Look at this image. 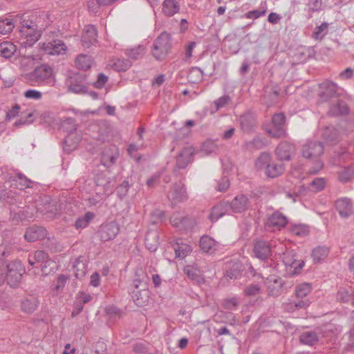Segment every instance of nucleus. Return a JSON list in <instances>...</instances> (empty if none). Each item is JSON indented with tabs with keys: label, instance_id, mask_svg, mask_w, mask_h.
I'll return each instance as SVG.
<instances>
[{
	"label": "nucleus",
	"instance_id": "obj_20",
	"mask_svg": "<svg viewBox=\"0 0 354 354\" xmlns=\"http://www.w3.org/2000/svg\"><path fill=\"white\" fill-rule=\"evenodd\" d=\"M335 207L342 217L346 218L351 215L353 205L351 200L347 198H339L336 201Z\"/></svg>",
	"mask_w": 354,
	"mask_h": 354
},
{
	"label": "nucleus",
	"instance_id": "obj_14",
	"mask_svg": "<svg viewBox=\"0 0 354 354\" xmlns=\"http://www.w3.org/2000/svg\"><path fill=\"white\" fill-rule=\"evenodd\" d=\"M118 156V149L115 146H109L103 149L102 151L101 162L104 167L113 165Z\"/></svg>",
	"mask_w": 354,
	"mask_h": 354
},
{
	"label": "nucleus",
	"instance_id": "obj_32",
	"mask_svg": "<svg viewBox=\"0 0 354 354\" xmlns=\"http://www.w3.org/2000/svg\"><path fill=\"white\" fill-rule=\"evenodd\" d=\"M239 122L242 130L245 132L250 131L255 125L254 118L251 113L242 115L239 118Z\"/></svg>",
	"mask_w": 354,
	"mask_h": 354
},
{
	"label": "nucleus",
	"instance_id": "obj_17",
	"mask_svg": "<svg viewBox=\"0 0 354 354\" xmlns=\"http://www.w3.org/2000/svg\"><path fill=\"white\" fill-rule=\"evenodd\" d=\"M145 131V129L144 127H140L138 129L137 135H138V140L136 142L131 143L129 145L127 152L131 158H135L137 162H139L140 160V156H136L135 153L144 147V140H143V134Z\"/></svg>",
	"mask_w": 354,
	"mask_h": 354
},
{
	"label": "nucleus",
	"instance_id": "obj_46",
	"mask_svg": "<svg viewBox=\"0 0 354 354\" xmlns=\"http://www.w3.org/2000/svg\"><path fill=\"white\" fill-rule=\"evenodd\" d=\"M145 53V48L142 45H139L134 48L127 50V55L133 59H137L142 57Z\"/></svg>",
	"mask_w": 354,
	"mask_h": 354
},
{
	"label": "nucleus",
	"instance_id": "obj_28",
	"mask_svg": "<svg viewBox=\"0 0 354 354\" xmlns=\"http://www.w3.org/2000/svg\"><path fill=\"white\" fill-rule=\"evenodd\" d=\"M200 247L205 252H214L217 248V243L208 236H203L200 240Z\"/></svg>",
	"mask_w": 354,
	"mask_h": 354
},
{
	"label": "nucleus",
	"instance_id": "obj_21",
	"mask_svg": "<svg viewBox=\"0 0 354 354\" xmlns=\"http://www.w3.org/2000/svg\"><path fill=\"white\" fill-rule=\"evenodd\" d=\"M187 197L186 189L181 183H176L168 193L169 199L174 201H183Z\"/></svg>",
	"mask_w": 354,
	"mask_h": 354
},
{
	"label": "nucleus",
	"instance_id": "obj_50",
	"mask_svg": "<svg viewBox=\"0 0 354 354\" xmlns=\"http://www.w3.org/2000/svg\"><path fill=\"white\" fill-rule=\"evenodd\" d=\"M73 269L75 271V275L77 278H80L86 272V267L85 264L83 263L82 261H81V258H77L74 264H73Z\"/></svg>",
	"mask_w": 354,
	"mask_h": 354
},
{
	"label": "nucleus",
	"instance_id": "obj_39",
	"mask_svg": "<svg viewBox=\"0 0 354 354\" xmlns=\"http://www.w3.org/2000/svg\"><path fill=\"white\" fill-rule=\"evenodd\" d=\"M267 3L266 1L261 2L259 8L248 12L245 14V17L249 19H257L262 16H264L267 12Z\"/></svg>",
	"mask_w": 354,
	"mask_h": 354
},
{
	"label": "nucleus",
	"instance_id": "obj_25",
	"mask_svg": "<svg viewBox=\"0 0 354 354\" xmlns=\"http://www.w3.org/2000/svg\"><path fill=\"white\" fill-rule=\"evenodd\" d=\"M266 284L269 294L272 296H277L282 288L281 280L275 277L268 278Z\"/></svg>",
	"mask_w": 354,
	"mask_h": 354
},
{
	"label": "nucleus",
	"instance_id": "obj_47",
	"mask_svg": "<svg viewBox=\"0 0 354 354\" xmlns=\"http://www.w3.org/2000/svg\"><path fill=\"white\" fill-rule=\"evenodd\" d=\"M318 340L317 334L313 331H306L300 336V341L307 345H313Z\"/></svg>",
	"mask_w": 354,
	"mask_h": 354
},
{
	"label": "nucleus",
	"instance_id": "obj_64",
	"mask_svg": "<svg viewBox=\"0 0 354 354\" xmlns=\"http://www.w3.org/2000/svg\"><path fill=\"white\" fill-rule=\"evenodd\" d=\"M108 77L103 73L98 75L97 81L93 84L94 86L97 88H102L105 83L107 82Z\"/></svg>",
	"mask_w": 354,
	"mask_h": 354
},
{
	"label": "nucleus",
	"instance_id": "obj_22",
	"mask_svg": "<svg viewBox=\"0 0 354 354\" xmlns=\"http://www.w3.org/2000/svg\"><path fill=\"white\" fill-rule=\"evenodd\" d=\"M180 0H164L162 12L167 17H172L180 10Z\"/></svg>",
	"mask_w": 354,
	"mask_h": 354
},
{
	"label": "nucleus",
	"instance_id": "obj_45",
	"mask_svg": "<svg viewBox=\"0 0 354 354\" xmlns=\"http://www.w3.org/2000/svg\"><path fill=\"white\" fill-rule=\"evenodd\" d=\"M218 147L216 143L212 140H207L203 143L200 149V153L202 156H208L217 150Z\"/></svg>",
	"mask_w": 354,
	"mask_h": 354
},
{
	"label": "nucleus",
	"instance_id": "obj_52",
	"mask_svg": "<svg viewBox=\"0 0 354 354\" xmlns=\"http://www.w3.org/2000/svg\"><path fill=\"white\" fill-rule=\"evenodd\" d=\"M184 271L185 274L192 280L196 281L197 282H200L201 279V276L200 274V271L196 268L191 266H187Z\"/></svg>",
	"mask_w": 354,
	"mask_h": 354
},
{
	"label": "nucleus",
	"instance_id": "obj_6",
	"mask_svg": "<svg viewBox=\"0 0 354 354\" xmlns=\"http://www.w3.org/2000/svg\"><path fill=\"white\" fill-rule=\"evenodd\" d=\"M38 48L39 50L48 55H63L68 50L66 44L61 39L39 43Z\"/></svg>",
	"mask_w": 354,
	"mask_h": 354
},
{
	"label": "nucleus",
	"instance_id": "obj_62",
	"mask_svg": "<svg viewBox=\"0 0 354 354\" xmlns=\"http://www.w3.org/2000/svg\"><path fill=\"white\" fill-rule=\"evenodd\" d=\"M129 183L124 181L121 185L117 188V193L120 198L125 196L129 190Z\"/></svg>",
	"mask_w": 354,
	"mask_h": 354
},
{
	"label": "nucleus",
	"instance_id": "obj_49",
	"mask_svg": "<svg viewBox=\"0 0 354 354\" xmlns=\"http://www.w3.org/2000/svg\"><path fill=\"white\" fill-rule=\"evenodd\" d=\"M230 101V97L227 95H224L219 98L215 100L213 102V104L214 105L215 109L214 110H211L210 113L214 114L219 109L224 108Z\"/></svg>",
	"mask_w": 354,
	"mask_h": 354
},
{
	"label": "nucleus",
	"instance_id": "obj_63",
	"mask_svg": "<svg viewBox=\"0 0 354 354\" xmlns=\"http://www.w3.org/2000/svg\"><path fill=\"white\" fill-rule=\"evenodd\" d=\"M354 176V169L351 167H344L341 169L339 171L338 177H353Z\"/></svg>",
	"mask_w": 354,
	"mask_h": 354
},
{
	"label": "nucleus",
	"instance_id": "obj_10",
	"mask_svg": "<svg viewBox=\"0 0 354 354\" xmlns=\"http://www.w3.org/2000/svg\"><path fill=\"white\" fill-rule=\"evenodd\" d=\"M324 146L321 142H309L304 145L302 156L306 158L316 159L322 154Z\"/></svg>",
	"mask_w": 354,
	"mask_h": 354
},
{
	"label": "nucleus",
	"instance_id": "obj_11",
	"mask_svg": "<svg viewBox=\"0 0 354 354\" xmlns=\"http://www.w3.org/2000/svg\"><path fill=\"white\" fill-rule=\"evenodd\" d=\"M82 46L84 48H88L97 42V30L93 25L85 26L82 37Z\"/></svg>",
	"mask_w": 354,
	"mask_h": 354
},
{
	"label": "nucleus",
	"instance_id": "obj_37",
	"mask_svg": "<svg viewBox=\"0 0 354 354\" xmlns=\"http://www.w3.org/2000/svg\"><path fill=\"white\" fill-rule=\"evenodd\" d=\"M271 161V156L268 152H263L260 154L255 161V167L257 169H263L266 171L268 168Z\"/></svg>",
	"mask_w": 354,
	"mask_h": 354
},
{
	"label": "nucleus",
	"instance_id": "obj_33",
	"mask_svg": "<svg viewBox=\"0 0 354 354\" xmlns=\"http://www.w3.org/2000/svg\"><path fill=\"white\" fill-rule=\"evenodd\" d=\"M75 63L77 68L86 71L91 68L93 59L88 55L81 54L77 57Z\"/></svg>",
	"mask_w": 354,
	"mask_h": 354
},
{
	"label": "nucleus",
	"instance_id": "obj_44",
	"mask_svg": "<svg viewBox=\"0 0 354 354\" xmlns=\"http://www.w3.org/2000/svg\"><path fill=\"white\" fill-rule=\"evenodd\" d=\"M284 167L282 164H270L266 174L267 177H279L283 174Z\"/></svg>",
	"mask_w": 354,
	"mask_h": 354
},
{
	"label": "nucleus",
	"instance_id": "obj_61",
	"mask_svg": "<svg viewBox=\"0 0 354 354\" xmlns=\"http://www.w3.org/2000/svg\"><path fill=\"white\" fill-rule=\"evenodd\" d=\"M248 296H256L260 293V287L258 285H250L245 290Z\"/></svg>",
	"mask_w": 354,
	"mask_h": 354
},
{
	"label": "nucleus",
	"instance_id": "obj_3",
	"mask_svg": "<svg viewBox=\"0 0 354 354\" xmlns=\"http://www.w3.org/2000/svg\"><path fill=\"white\" fill-rule=\"evenodd\" d=\"M4 270L8 283L12 286H17L24 273V268L19 261H12L9 263L4 262Z\"/></svg>",
	"mask_w": 354,
	"mask_h": 354
},
{
	"label": "nucleus",
	"instance_id": "obj_53",
	"mask_svg": "<svg viewBox=\"0 0 354 354\" xmlns=\"http://www.w3.org/2000/svg\"><path fill=\"white\" fill-rule=\"evenodd\" d=\"M308 231V227L304 225H295L291 228L292 234L299 236H306Z\"/></svg>",
	"mask_w": 354,
	"mask_h": 354
},
{
	"label": "nucleus",
	"instance_id": "obj_16",
	"mask_svg": "<svg viewBox=\"0 0 354 354\" xmlns=\"http://www.w3.org/2000/svg\"><path fill=\"white\" fill-rule=\"evenodd\" d=\"M322 91L319 97L322 101L325 102L336 96L337 85L331 81H326L320 84Z\"/></svg>",
	"mask_w": 354,
	"mask_h": 354
},
{
	"label": "nucleus",
	"instance_id": "obj_9",
	"mask_svg": "<svg viewBox=\"0 0 354 354\" xmlns=\"http://www.w3.org/2000/svg\"><path fill=\"white\" fill-rule=\"evenodd\" d=\"M120 232V227L115 222H109L101 225L99 230L100 239L108 241L114 239Z\"/></svg>",
	"mask_w": 354,
	"mask_h": 354
},
{
	"label": "nucleus",
	"instance_id": "obj_34",
	"mask_svg": "<svg viewBox=\"0 0 354 354\" xmlns=\"http://www.w3.org/2000/svg\"><path fill=\"white\" fill-rule=\"evenodd\" d=\"M308 180L306 183L308 186L307 189L312 192H317L322 191L326 185L324 178H305Z\"/></svg>",
	"mask_w": 354,
	"mask_h": 354
},
{
	"label": "nucleus",
	"instance_id": "obj_4",
	"mask_svg": "<svg viewBox=\"0 0 354 354\" xmlns=\"http://www.w3.org/2000/svg\"><path fill=\"white\" fill-rule=\"evenodd\" d=\"M30 77L38 85H53L55 82L53 68L47 64L37 66Z\"/></svg>",
	"mask_w": 354,
	"mask_h": 354
},
{
	"label": "nucleus",
	"instance_id": "obj_57",
	"mask_svg": "<svg viewBox=\"0 0 354 354\" xmlns=\"http://www.w3.org/2000/svg\"><path fill=\"white\" fill-rule=\"evenodd\" d=\"M230 185L228 178H218L216 180V189L218 192H224L229 188Z\"/></svg>",
	"mask_w": 354,
	"mask_h": 354
},
{
	"label": "nucleus",
	"instance_id": "obj_59",
	"mask_svg": "<svg viewBox=\"0 0 354 354\" xmlns=\"http://www.w3.org/2000/svg\"><path fill=\"white\" fill-rule=\"evenodd\" d=\"M196 43L195 41H191L185 47L184 59L186 62H189L191 57H192L193 50L196 47Z\"/></svg>",
	"mask_w": 354,
	"mask_h": 354
},
{
	"label": "nucleus",
	"instance_id": "obj_54",
	"mask_svg": "<svg viewBox=\"0 0 354 354\" xmlns=\"http://www.w3.org/2000/svg\"><path fill=\"white\" fill-rule=\"evenodd\" d=\"M30 181L28 178H12V185H15L19 189H24L30 187Z\"/></svg>",
	"mask_w": 354,
	"mask_h": 354
},
{
	"label": "nucleus",
	"instance_id": "obj_5",
	"mask_svg": "<svg viewBox=\"0 0 354 354\" xmlns=\"http://www.w3.org/2000/svg\"><path fill=\"white\" fill-rule=\"evenodd\" d=\"M170 46V35L167 32L161 33L153 43V56L158 60L163 59L167 55Z\"/></svg>",
	"mask_w": 354,
	"mask_h": 354
},
{
	"label": "nucleus",
	"instance_id": "obj_36",
	"mask_svg": "<svg viewBox=\"0 0 354 354\" xmlns=\"http://www.w3.org/2000/svg\"><path fill=\"white\" fill-rule=\"evenodd\" d=\"M348 108L346 102L338 100L335 105L331 106L328 111L330 115H345L348 113Z\"/></svg>",
	"mask_w": 354,
	"mask_h": 354
},
{
	"label": "nucleus",
	"instance_id": "obj_43",
	"mask_svg": "<svg viewBox=\"0 0 354 354\" xmlns=\"http://www.w3.org/2000/svg\"><path fill=\"white\" fill-rule=\"evenodd\" d=\"M93 218L94 214L91 212H88L83 216L77 219L75 226L77 229L85 228Z\"/></svg>",
	"mask_w": 354,
	"mask_h": 354
},
{
	"label": "nucleus",
	"instance_id": "obj_40",
	"mask_svg": "<svg viewBox=\"0 0 354 354\" xmlns=\"http://www.w3.org/2000/svg\"><path fill=\"white\" fill-rule=\"evenodd\" d=\"M36 262L38 263H48V256L47 253L42 250H38L35 252L32 256H29L28 263L30 265L33 266Z\"/></svg>",
	"mask_w": 354,
	"mask_h": 354
},
{
	"label": "nucleus",
	"instance_id": "obj_42",
	"mask_svg": "<svg viewBox=\"0 0 354 354\" xmlns=\"http://www.w3.org/2000/svg\"><path fill=\"white\" fill-rule=\"evenodd\" d=\"M82 78H81V80L77 82L76 81H73L72 79L71 80L70 84L68 85L69 91L77 94L87 93V88L82 83Z\"/></svg>",
	"mask_w": 354,
	"mask_h": 354
},
{
	"label": "nucleus",
	"instance_id": "obj_8",
	"mask_svg": "<svg viewBox=\"0 0 354 354\" xmlns=\"http://www.w3.org/2000/svg\"><path fill=\"white\" fill-rule=\"evenodd\" d=\"M282 261L285 266L286 274L293 276L298 274L304 266V261L297 260L292 251L283 253Z\"/></svg>",
	"mask_w": 354,
	"mask_h": 354
},
{
	"label": "nucleus",
	"instance_id": "obj_7",
	"mask_svg": "<svg viewBox=\"0 0 354 354\" xmlns=\"http://www.w3.org/2000/svg\"><path fill=\"white\" fill-rule=\"evenodd\" d=\"M286 117L282 113H276L272 116V122L265 127L268 134L273 138H279L286 135Z\"/></svg>",
	"mask_w": 354,
	"mask_h": 354
},
{
	"label": "nucleus",
	"instance_id": "obj_26",
	"mask_svg": "<svg viewBox=\"0 0 354 354\" xmlns=\"http://www.w3.org/2000/svg\"><path fill=\"white\" fill-rule=\"evenodd\" d=\"M310 301L308 299H302L301 301H290L283 304L284 309L290 313L297 310L306 309L309 306Z\"/></svg>",
	"mask_w": 354,
	"mask_h": 354
},
{
	"label": "nucleus",
	"instance_id": "obj_12",
	"mask_svg": "<svg viewBox=\"0 0 354 354\" xmlns=\"http://www.w3.org/2000/svg\"><path fill=\"white\" fill-rule=\"evenodd\" d=\"M288 223L285 215L279 212H275L268 216L266 221V227L272 228V230H280L284 227Z\"/></svg>",
	"mask_w": 354,
	"mask_h": 354
},
{
	"label": "nucleus",
	"instance_id": "obj_30",
	"mask_svg": "<svg viewBox=\"0 0 354 354\" xmlns=\"http://www.w3.org/2000/svg\"><path fill=\"white\" fill-rule=\"evenodd\" d=\"M17 50V46L10 41L0 44V56L5 58L11 57Z\"/></svg>",
	"mask_w": 354,
	"mask_h": 354
},
{
	"label": "nucleus",
	"instance_id": "obj_24",
	"mask_svg": "<svg viewBox=\"0 0 354 354\" xmlns=\"http://www.w3.org/2000/svg\"><path fill=\"white\" fill-rule=\"evenodd\" d=\"M254 252L256 257L264 260L270 255L271 248L267 243L264 241H258L254 245Z\"/></svg>",
	"mask_w": 354,
	"mask_h": 354
},
{
	"label": "nucleus",
	"instance_id": "obj_1",
	"mask_svg": "<svg viewBox=\"0 0 354 354\" xmlns=\"http://www.w3.org/2000/svg\"><path fill=\"white\" fill-rule=\"evenodd\" d=\"M60 128L67 135L63 141L64 149L68 152L76 148L81 140V136L77 133V124L74 118H66L61 121Z\"/></svg>",
	"mask_w": 354,
	"mask_h": 354
},
{
	"label": "nucleus",
	"instance_id": "obj_55",
	"mask_svg": "<svg viewBox=\"0 0 354 354\" xmlns=\"http://www.w3.org/2000/svg\"><path fill=\"white\" fill-rule=\"evenodd\" d=\"M223 306L227 310H235L238 306V300L236 297L227 298L223 300Z\"/></svg>",
	"mask_w": 354,
	"mask_h": 354
},
{
	"label": "nucleus",
	"instance_id": "obj_41",
	"mask_svg": "<svg viewBox=\"0 0 354 354\" xmlns=\"http://www.w3.org/2000/svg\"><path fill=\"white\" fill-rule=\"evenodd\" d=\"M227 204L220 203L219 205L213 207L209 218L212 222L216 221L218 218L222 217L225 214Z\"/></svg>",
	"mask_w": 354,
	"mask_h": 354
},
{
	"label": "nucleus",
	"instance_id": "obj_18",
	"mask_svg": "<svg viewBox=\"0 0 354 354\" xmlns=\"http://www.w3.org/2000/svg\"><path fill=\"white\" fill-rule=\"evenodd\" d=\"M230 205L234 212L241 213L249 207L250 203L246 196L239 195L232 201Z\"/></svg>",
	"mask_w": 354,
	"mask_h": 354
},
{
	"label": "nucleus",
	"instance_id": "obj_13",
	"mask_svg": "<svg viewBox=\"0 0 354 354\" xmlns=\"http://www.w3.org/2000/svg\"><path fill=\"white\" fill-rule=\"evenodd\" d=\"M194 149L192 146L184 147L176 158V166L178 169H184L193 160Z\"/></svg>",
	"mask_w": 354,
	"mask_h": 354
},
{
	"label": "nucleus",
	"instance_id": "obj_58",
	"mask_svg": "<svg viewBox=\"0 0 354 354\" xmlns=\"http://www.w3.org/2000/svg\"><path fill=\"white\" fill-rule=\"evenodd\" d=\"M91 299V295L83 291L79 292L76 298L77 302L82 305L88 303Z\"/></svg>",
	"mask_w": 354,
	"mask_h": 354
},
{
	"label": "nucleus",
	"instance_id": "obj_56",
	"mask_svg": "<svg viewBox=\"0 0 354 354\" xmlns=\"http://www.w3.org/2000/svg\"><path fill=\"white\" fill-rule=\"evenodd\" d=\"M24 97L28 99L39 100L42 97L41 92L35 89H28L24 92Z\"/></svg>",
	"mask_w": 354,
	"mask_h": 354
},
{
	"label": "nucleus",
	"instance_id": "obj_38",
	"mask_svg": "<svg viewBox=\"0 0 354 354\" xmlns=\"http://www.w3.org/2000/svg\"><path fill=\"white\" fill-rule=\"evenodd\" d=\"M312 287L310 283H304L296 286L295 293L297 299H305L311 292Z\"/></svg>",
	"mask_w": 354,
	"mask_h": 354
},
{
	"label": "nucleus",
	"instance_id": "obj_23",
	"mask_svg": "<svg viewBox=\"0 0 354 354\" xmlns=\"http://www.w3.org/2000/svg\"><path fill=\"white\" fill-rule=\"evenodd\" d=\"M176 257L178 258H185L192 250V247L186 243L181 239H178L173 244Z\"/></svg>",
	"mask_w": 354,
	"mask_h": 354
},
{
	"label": "nucleus",
	"instance_id": "obj_48",
	"mask_svg": "<svg viewBox=\"0 0 354 354\" xmlns=\"http://www.w3.org/2000/svg\"><path fill=\"white\" fill-rule=\"evenodd\" d=\"M328 31V24L323 22L321 25L315 27L313 35L316 40L322 39Z\"/></svg>",
	"mask_w": 354,
	"mask_h": 354
},
{
	"label": "nucleus",
	"instance_id": "obj_60",
	"mask_svg": "<svg viewBox=\"0 0 354 354\" xmlns=\"http://www.w3.org/2000/svg\"><path fill=\"white\" fill-rule=\"evenodd\" d=\"M337 298L342 302H348L351 299V295L346 289H341L337 292Z\"/></svg>",
	"mask_w": 354,
	"mask_h": 354
},
{
	"label": "nucleus",
	"instance_id": "obj_35",
	"mask_svg": "<svg viewBox=\"0 0 354 354\" xmlns=\"http://www.w3.org/2000/svg\"><path fill=\"white\" fill-rule=\"evenodd\" d=\"M321 136L328 142L336 140L338 138V131L332 126L326 127L322 130H319Z\"/></svg>",
	"mask_w": 354,
	"mask_h": 354
},
{
	"label": "nucleus",
	"instance_id": "obj_2",
	"mask_svg": "<svg viewBox=\"0 0 354 354\" xmlns=\"http://www.w3.org/2000/svg\"><path fill=\"white\" fill-rule=\"evenodd\" d=\"M21 44L25 48L32 46L41 37V31L32 21L24 20L20 27Z\"/></svg>",
	"mask_w": 354,
	"mask_h": 354
},
{
	"label": "nucleus",
	"instance_id": "obj_15",
	"mask_svg": "<svg viewBox=\"0 0 354 354\" xmlns=\"http://www.w3.org/2000/svg\"><path fill=\"white\" fill-rule=\"evenodd\" d=\"M295 152V146L288 142H281L276 148L275 153L281 160H289Z\"/></svg>",
	"mask_w": 354,
	"mask_h": 354
},
{
	"label": "nucleus",
	"instance_id": "obj_27",
	"mask_svg": "<svg viewBox=\"0 0 354 354\" xmlns=\"http://www.w3.org/2000/svg\"><path fill=\"white\" fill-rule=\"evenodd\" d=\"M138 288V286L136 285V290L133 291L132 297L137 306H142L149 302V292L147 290L140 291Z\"/></svg>",
	"mask_w": 354,
	"mask_h": 354
},
{
	"label": "nucleus",
	"instance_id": "obj_19",
	"mask_svg": "<svg viewBox=\"0 0 354 354\" xmlns=\"http://www.w3.org/2000/svg\"><path fill=\"white\" fill-rule=\"evenodd\" d=\"M46 234V230L44 227L33 226L27 230L24 237L28 241L33 242L45 238Z\"/></svg>",
	"mask_w": 354,
	"mask_h": 354
},
{
	"label": "nucleus",
	"instance_id": "obj_51",
	"mask_svg": "<svg viewBox=\"0 0 354 354\" xmlns=\"http://www.w3.org/2000/svg\"><path fill=\"white\" fill-rule=\"evenodd\" d=\"M15 26L12 19L6 18L0 20V34L6 35L10 33Z\"/></svg>",
	"mask_w": 354,
	"mask_h": 354
},
{
	"label": "nucleus",
	"instance_id": "obj_29",
	"mask_svg": "<svg viewBox=\"0 0 354 354\" xmlns=\"http://www.w3.org/2000/svg\"><path fill=\"white\" fill-rule=\"evenodd\" d=\"M38 300L35 297L26 298L21 301V310L26 314L32 313L37 308Z\"/></svg>",
	"mask_w": 354,
	"mask_h": 354
},
{
	"label": "nucleus",
	"instance_id": "obj_31",
	"mask_svg": "<svg viewBox=\"0 0 354 354\" xmlns=\"http://www.w3.org/2000/svg\"><path fill=\"white\" fill-rule=\"evenodd\" d=\"M330 250L326 246H319L315 248L312 252L313 261L320 263L324 261L328 256Z\"/></svg>",
	"mask_w": 354,
	"mask_h": 354
}]
</instances>
